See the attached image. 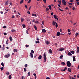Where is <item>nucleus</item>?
I'll return each instance as SVG.
<instances>
[{"label":"nucleus","instance_id":"nucleus-1","mask_svg":"<svg viewBox=\"0 0 79 79\" xmlns=\"http://www.w3.org/2000/svg\"><path fill=\"white\" fill-rule=\"evenodd\" d=\"M46 53L44 52V63L46 62V60H47V57H46V54H45Z\"/></svg>","mask_w":79,"mask_h":79},{"label":"nucleus","instance_id":"nucleus-2","mask_svg":"<svg viewBox=\"0 0 79 79\" xmlns=\"http://www.w3.org/2000/svg\"><path fill=\"white\" fill-rule=\"evenodd\" d=\"M67 65L68 67H71V63L69 61H68L67 62Z\"/></svg>","mask_w":79,"mask_h":79},{"label":"nucleus","instance_id":"nucleus-3","mask_svg":"<svg viewBox=\"0 0 79 79\" xmlns=\"http://www.w3.org/2000/svg\"><path fill=\"white\" fill-rule=\"evenodd\" d=\"M10 54H7L5 55V57L6 58H9V57H10Z\"/></svg>","mask_w":79,"mask_h":79},{"label":"nucleus","instance_id":"nucleus-4","mask_svg":"<svg viewBox=\"0 0 79 79\" xmlns=\"http://www.w3.org/2000/svg\"><path fill=\"white\" fill-rule=\"evenodd\" d=\"M66 1H65V0H62V3H63V5H66Z\"/></svg>","mask_w":79,"mask_h":79},{"label":"nucleus","instance_id":"nucleus-5","mask_svg":"<svg viewBox=\"0 0 79 79\" xmlns=\"http://www.w3.org/2000/svg\"><path fill=\"white\" fill-rule=\"evenodd\" d=\"M67 70V67H65V68L64 69V70H63V69H61V71L63 72V71H66V70Z\"/></svg>","mask_w":79,"mask_h":79},{"label":"nucleus","instance_id":"nucleus-6","mask_svg":"<svg viewBox=\"0 0 79 79\" xmlns=\"http://www.w3.org/2000/svg\"><path fill=\"white\" fill-rule=\"evenodd\" d=\"M64 50V49L63 48H60V49H59V51H63Z\"/></svg>","mask_w":79,"mask_h":79},{"label":"nucleus","instance_id":"nucleus-7","mask_svg":"<svg viewBox=\"0 0 79 79\" xmlns=\"http://www.w3.org/2000/svg\"><path fill=\"white\" fill-rule=\"evenodd\" d=\"M77 53H79V47H77Z\"/></svg>","mask_w":79,"mask_h":79},{"label":"nucleus","instance_id":"nucleus-8","mask_svg":"<svg viewBox=\"0 0 79 79\" xmlns=\"http://www.w3.org/2000/svg\"><path fill=\"white\" fill-rule=\"evenodd\" d=\"M34 27L35 28V31H37V27L35 26V25H34Z\"/></svg>","mask_w":79,"mask_h":79},{"label":"nucleus","instance_id":"nucleus-9","mask_svg":"<svg viewBox=\"0 0 79 79\" xmlns=\"http://www.w3.org/2000/svg\"><path fill=\"white\" fill-rule=\"evenodd\" d=\"M38 58L39 60H41V59H42V55H40L38 57Z\"/></svg>","mask_w":79,"mask_h":79},{"label":"nucleus","instance_id":"nucleus-10","mask_svg":"<svg viewBox=\"0 0 79 79\" xmlns=\"http://www.w3.org/2000/svg\"><path fill=\"white\" fill-rule=\"evenodd\" d=\"M73 61H76V58H75V56H73Z\"/></svg>","mask_w":79,"mask_h":79},{"label":"nucleus","instance_id":"nucleus-11","mask_svg":"<svg viewBox=\"0 0 79 79\" xmlns=\"http://www.w3.org/2000/svg\"><path fill=\"white\" fill-rule=\"evenodd\" d=\"M2 50H5V45L3 44V47H2Z\"/></svg>","mask_w":79,"mask_h":79},{"label":"nucleus","instance_id":"nucleus-12","mask_svg":"<svg viewBox=\"0 0 79 79\" xmlns=\"http://www.w3.org/2000/svg\"><path fill=\"white\" fill-rule=\"evenodd\" d=\"M49 52L51 54H52V53H53V52H52V50H51V49L49 50Z\"/></svg>","mask_w":79,"mask_h":79},{"label":"nucleus","instance_id":"nucleus-13","mask_svg":"<svg viewBox=\"0 0 79 79\" xmlns=\"http://www.w3.org/2000/svg\"><path fill=\"white\" fill-rule=\"evenodd\" d=\"M30 56L31 58H33V54L30 52Z\"/></svg>","mask_w":79,"mask_h":79},{"label":"nucleus","instance_id":"nucleus-14","mask_svg":"<svg viewBox=\"0 0 79 79\" xmlns=\"http://www.w3.org/2000/svg\"><path fill=\"white\" fill-rule=\"evenodd\" d=\"M61 34L60 33V32H58L57 33V35L58 36H60V35Z\"/></svg>","mask_w":79,"mask_h":79},{"label":"nucleus","instance_id":"nucleus-15","mask_svg":"<svg viewBox=\"0 0 79 79\" xmlns=\"http://www.w3.org/2000/svg\"><path fill=\"white\" fill-rule=\"evenodd\" d=\"M42 32H44V33H45V32H46V30L44 29H43L42 30Z\"/></svg>","mask_w":79,"mask_h":79},{"label":"nucleus","instance_id":"nucleus-16","mask_svg":"<svg viewBox=\"0 0 79 79\" xmlns=\"http://www.w3.org/2000/svg\"><path fill=\"white\" fill-rule=\"evenodd\" d=\"M6 5H8V1H6L5 2Z\"/></svg>","mask_w":79,"mask_h":79},{"label":"nucleus","instance_id":"nucleus-17","mask_svg":"<svg viewBox=\"0 0 79 79\" xmlns=\"http://www.w3.org/2000/svg\"><path fill=\"white\" fill-rule=\"evenodd\" d=\"M13 52H18V49H14L13 50Z\"/></svg>","mask_w":79,"mask_h":79},{"label":"nucleus","instance_id":"nucleus-18","mask_svg":"<svg viewBox=\"0 0 79 79\" xmlns=\"http://www.w3.org/2000/svg\"><path fill=\"white\" fill-rule=\"evenodd\" d=\"M33 75L35 77V79H36L37 78V75H36V74L35 73H34L33 74Z\"/></svg>","mask_w":79,"mask_h":79},{"label":"nucleus","instance_id":"nucleus-19","mask_svg":"<svg viewBox=\"0 0 79 79\" xmlns=\"http://www.w3.org/2000/svg\"><path fill=\"white\" fill-rule=\"evenodd\" d=\"M9 39H10V41H12V40H13V38H12V37H11V36L10 37Z\"/></svg>","mask_w":79,"mask_h":79},{"label":"nucleus","instance_id":"nucleus-20","mask_svg":"<svg viewBox=\"0 0 79 79\" xmlns=\"http://www.w3.org/2000/svg\"><path fill=\"white\" fill-rule=\"evenodd\" d=\"M70 53H71L72 54H74L75 52L74 51H72L70 52Z\"/></svg>","mask_w":79,"mask_h":79},{"label":"nucleus","instance_id":"nucleus-21","mask_svg":"<svg viewBox=\"0 0 79 79\" xmlns=\"http://www.w3.org/2000/svg\"><path fill=\"white\" fill-rule=\"evenodd\" d=\"M68 55L69 56H72V54L69 52L68 53Z\"/></svg>","mask_w":79,"mask_h":79},{"label":"nucleus","instance_id":"nucleus-22","mask_svg":"<svg viewBox=\"0 0 79 79\" xmlns=\"http://www.w3.org/2000/svg\"><path fill=\"white\" fill-rule=\"evenodd\" d=\"M46 45H49V42H48V41H46Z\"/></svg>","mask_w":79,"mask_h":79},{"label":"nucleus","instance_id":"nucleus-23","mask_svg":"<svg viewBox=\"0 0 79 79\" xmlns=\"http://www.w3.org/2000/svg\"><path fill=\"white\" fill-rule=\"evenodd\" d=\"M50 10H52V6H51V5H50L48 6Z\"/></svg>","mask_w":79,"mask_h":79},{"label":"nucleus","instance_id":"nucleus-24","mask_svg":"<svg viewBox=\"0 0 79 79\" xmlns=\"http://www.w3.org/2000/svg\"><path fill=\"white\" fill-rule=\"evenodd\" d=\"M58 3L59 5H61V1H58Z\"/></svg>","mask_w":79,"mask_h":79},{"label":"nucleus","instance_id":"nucleus-25","mask_svg":"<svg viewBox=\"0 0 79 79\" xmlns=\"http://www.w3.org/2000/svg\"><path fill=\"white\" fill-rule=\"evenodd\" d=\"M20 19H21V22H23V21H24V19L21 18Z\"/></svg>","mask_w":79,"mask_h":79},{"label":"nucleus","instance_id":"nucleus-26","mask_svg":"<svg viewBox=\"0 0 79 79\" xmlns=\"http://www.w3.org/2000/svg\"><path fill=\"white\" fill-rule=\"evenodd\" d=\"M79 35V33H76L75 34V37H77V35Z\"/></svg>","mask_w":79,"mask_h":79},{"label":"nucleus","instance_id":"nucleus-27","mask_svg":"<svg viewBox=\"0 0 79 79\" xmlns=\"http://www.w3.org/2000/svg\"><path fill=\"white\" fill-rule=\"evenodd\" d=\"M32 16H35V17H37V15L36 14H32Z\"/></svg>","mask_w":79,"mask_h":79},{"label":"nucleus","instance_id":"nucleus-28","mask_svg":"<svg viewBox=\"0 0 79 79\" xmlns=\"http://www.w3.org/2000/svg\"><path fill=\"white\" fill-rule=\"evenodd\" d=\"M55 23H56V28H57V27H58V23H57L56 22H55Z\"/></svg>","mask_w":79,"mask_h":79},{"label":"nucleus","instance_id":"nucleus-29","mask_svg":"<svg viewBox=\"0 0 79 79\" xmlns=\"http://www.w3.org/2000/svg\"><path fill=\"white\" fill-rule=\"evenodd\" d=\"M68 71H69V72H71V68H68Z\"/></svg>","mask_w":79,"mask_h":79},{"label":"nucleus","instance_id":"nucleus-30","mask_svg":"<svg viewBox=\"0 0 79 79\" xmlns=\"http://www.w3.org/2000/svg\"><path fill=\"white\" fill-rule=\"evenodd\" d=\"M53 16L55 19H57V17L56 16V15H54Z\"/></svg>","mask_w":79,"mask_h":79},{"label":"nucleus","instance_id":"nucleus-31","mask_svg":"<svg viewBox=\"0 0 79 79\" xmlns=\"http://www.w3.org/2000/svg\"><path fill=\"white\" fill-rule=\"evenodd\" d=\"M52 25L53 26H55V22L53 21L52 22Z\"/></svg>","mask_w":79,"mask_h":79},{"label":"nucleus","instance_id":"nucleus-32","mask_svg":"<svg viewBox=\"0 0 79 79\" xmlns=\"http://www.w3.org/2000/svg\"><path fill=\"white\" fill-rule=\"evenodd\" d=\"M62 64H63V65H65L66 64H65V63L64 62H61Z\"/></svg>","mask_w":79,"mask_h":79},{"label":"nucleus","instance_id":"nucleus-33","mask_svg":"<svg viewBox=\"0 0 79 79\" xmlns=\"http://www.w3.org/2000/svg\"><path fill=\"white\" fill-rule=\"evenodd\" d=\"M46 11H49L50 10V9H49V8H46Z\"/></svg>","mask_w":79,"mask_h":79},{"label":"nucleus","instance_id":"nucleus-34","mask_svg":"<svg viewBox=\"0 0 79 79\" xmlns=\"http://www.w3.org/2000/svg\"><path fill=\"white\" fill-rule=\"evenodd\" d=\"M6 74L7 75H9L10 74V73H9V72H8L6 73Z\"/></svg>","mask_w":79,"mask_h":79},{"label":"nucleus","instance_id":"nucleus-35","mask_svg":"<svg viewBox=\"0 0 79 79\" xmlns=\"http://www.w3.org/2000/svg\"><path fill=\"white\" fill-rule=\"evenodd\" d=\"M1 64L2 65L3 67H4V64H3V63H1Z\"/></svg>","mask_w":79,"mask_h":79},{"label":"nucleus","instance_id":"nucleus-36","mask_svg":"<svg viewBox=\"0 0 79 79\" xmlns=\"http://www.w3.org/2000/svg\"><path fill=\"white\" fill-rule=\"evenodd\" d=\"M22 26L23 28H25V27H26V26L25 25V24H23Z\"/></svg>","mask_w":79,"mask_h":79},{"label":"nucleus","instance_id":"nucleus-37","mask_svg":"<svg viewBox=\"0 0 79 79\" xmlns=\"http://www.w3.org/2000/svg\"><path fill=\"white\" fill-rule=\"evenodd\" d=\"M4 68L3 67H2L1 68H0V69L1 70V71H3V70Z\"/></svg>","mask_w":79,"mask_h":79},{"label":"nucleus","instance_id":"nucleus-38","mask_svg":"<svg viewBox=\"0 0 79 79\" xmlns=\"http://www.w3.org/2000/svg\"><path fill=\"white\" fill-rule=\"evenodd\" d=\"M35 43H36V44H39V43H40V42H39V41H35Z\"/></svg>","mask_w":79,"mask_h":79},{"label":"nucleus","instance_id":"nucleus-39","mask_svg":"<svg viewBox=\"0 0 79 79\" xmlns=\"http://www.w3.org/2000/svg\"><path fill=\"white\" fill-rule=\"evenodd\" d=\"M62 58H63V55H61L60 57V59H62Z\"/></svg>","mask_w":79,"mask_h":79},{"label":"nucleus","instance_id":"nucleus-40","mask_svg":"<svg viewBox=\"0 0 79 79\" xmlns=\"http://www.w3.org/2000/svg\"><path fill=\"white\" fill-rule=\"evenodd\" d=\"M23 3V0H22L21 1H20V4H21Z\"/></svg>","mask_w":79,"mask_h":79},{"label":"nucleus","instance_id":"nucleus-41","mask_svg":"<svg viewBox=\"0 0 79 79\" xmlns=\"http://www.w3.org/2000/svg\"><path fill=\"white\" fill-rule=\"evenodd\" d=\"M9 79H11V75H9Z\"/></svg>","mask_w":79,"mask_h":79},{"label":"nucleus","instance_id":"nucleus-42","mask_svg":"<svg viewBox=\"0 0 79 79\" xmlns=\"http://www.w3.org/2000/svg\"><path fill=\"white\" fill-rule=\"evenodd\" d=\"M72 10H73V11H74V10H75V7H73L72 8Z\"/></svg>","mask_w":79,"mask_h":79},{"label":"nucleus","instance_id":"nucleus-43","mask_svg":"<svg viewBox=\"0 0 79 79\" xmlns=\"http://www.w3.org/2000/svg\"><path fill=\"white\" fill-rule=\"evenodd\" d=\"M74 2V0H70V2L71 3H73Z\"/></svg>","mask_w":79,"mask_h":79},{"label":"nucleus","instance_id":"nucleus-44","mask_svg":"<svg viewBox=\"0 0 79 79\" xmlns=\"http://www.w3.org/2000/svg\"><path fill=\"white\" fill-rule=\"evenodd\" d=\"M44 21H42V24H43V25H44Z\"/></svg>","mask_w":79,"mask_h":79},{"label":"nucleus","instance_id":"nucleus-45","mask_svg":"<svg viewBox=\"0 0 79 79\" xmlns=\"http://www.w3.org/2000/svg\"><path fill=\"white\" fill-rule=\"evenodd\" d=\"M31 52L32 53H34V51L31 50Z\"/></svg>","mask_w":79,"mask_h":79},{"label":"nucleus","instance_id":"nucleus-46","mask_svg":"<svg viewBox=\"0 0 79 79\" xmlns=\"http://www.w3.org/2000/svg\"><path fill=\"white\" fill-rule=\"evenodd\" d=\"M3 28H4V29H5L6 28V26H4L3 27Z\"/></svg>","mask_w":79,"mask_h":79},{"label":"nucleus","instance_id":"nucleus-47","mask_svg":"<svg viewBox=\"0 0 79 79\" xmlns=\"http://www.w3.org/2000/svg\"><path fill=\"white\" fill-rule=\"evenodd\" d=\"M15 31H16L14 29H13L12 30H11V31L12 32H15Z\"/></svg>","mask_w":79,"mask_h":79},{"label":"nucleus","instance_id":"nucleus-48","mask_svg":"<svg viewBox=\"0 0 79 79\" xmlns=\"http://www.w3.org/2000/svg\"><path fill=\"white\" fill-rule=\"evenodd\" d=\"M28 76H31V74H30V72H28Z\"/></svg>","mask_w":79,"mask_h":79},{"label":"nucleus","instance_id":"nucleus-49","mask_svg":"<svg viewBox=\"0 0 79 79\" xmlns=\"http://www.w3.org/2000/svg\"><path fill=\"white\" fill-rule=\"evenodd\" d=\"M69 5H73V3H69Z\"/></svg>","mask_w":79,"mask_h":79},{"label":"nucleus","instance_id":"nucleus-50","mask_svg":"<svg viewBox=\"0 0 79 79\" xmlns=\"http://www.w3.org/2000/svg\"><path fill=\"white\" fill-rule=\"evenodd\" d=\"M24 72H26V69L24 68Z\"/></svg>","mask_w":79,"mask_h":79},{"label":"nucleus","instance_id":"nucleus-51","mask_svg":"<svg viewBox=\"0 0 79 79\" xmlns=\"http://www.w3.org/2000/svg\"><path fill=\"white\" fill-rule=\"evenodd\" d=\"M24 66H25V67L26 68V67H27V64H25L24 65Z\"/></svg>","mask_w":79,"mask_h":79},{"label":"nucleus","instance_id":"nucleus-52","mask_svg":"<svg viewBox=\"0 0 79 79\" xmlns=\"http://www.w3.org/2000/svg\"><path fill=\"white\" fill-rule=\"evenodd\" d=\"M35 24H38V23H39V22H38V21H36L35 22Z\"/></svg>","mask_w":79,"mask_h":79},{"label":"nucleus","instance_id":"nucleus-53","mask_svg":"<svg viewBox=\"0 0 79 79\" xmlns=\"http://www.w3.org/2000/svg\"><path fill=\"white\" fill-rule=\"evenodd\" d=\"M31 2V0H29V1L28 2V3H30Z\"/></svg>","mask_w":79,"mask_h":79},{"label":"nucleus","instance_id":"nucleus-54","mask_svg":"<svg viewBox=\"0 0 79 79\" xmlns=\"http://www.w3.org/2000/svg\"><path fill=\"white\" fill-rule=\"evenodd\" d=\"M4 35H7V34L5 32L4 33Z\"/></svg>","mask_w":79,"mask_h":79},{"label":"nucleus","instance_id":"nucleus-55","mask_svg":"<svg viewBox=\"0 0 79 79\" xmlns=\"http://www.w3.org/2000/svg\"><path fill=\"white\" fill-rule=\"evenodd\" d=\"M46 0H43V2L45 3H46Z\"/></svg>","mask_w":79,"mask_h":79},{"label":"nucleus","instance_id":"nucleus-56","mask_svg":"<svg viewBox=\"0 0 79 79\" xmlns=\"http://www.w3.org/2000/svg\"><path fill=\"white\" fill-rule=\"evenodd\" d=\"M59 10L60 11H63V10L61 9L60 8H59Z\"/></svg>","mask_w":79,"mask_h":79},{"label":"nucleus","instance_id":"nucleus-57","mask_svg":"<svg viewBox=\"0 0 79 79\" xmlns=\"http://www.w3.org/2000/svg\"><path fill=\"white\" fill-rule=\"evenodd\" d=\"M28 31H28L27 30L26 31V33H27V34H29V33H28Z\"/></svg>","mask_w":79,"mask_h":79},{"label":"nucleus","instance_id":"nucleus-58","mask_svg":"<svg viewBox=\"0 0 79 79\" xmlns=\"http://www.w3.org/2000/svg\"><path fill=\"white\" fill-rule=\"evenodd\" d=\"M6 44H8V40H7V41H6Z\"/></svg>","mask_w":79,"mask_h":79},{"label":"nucleus","instance_id":"nucleus-59","mask_svg":"<svg viewBox=\"0 0 79 79\" xmlns=\"http://www.w3.org/2000/svg\"><path fill=\"white\" fill-rule=\"evenodd\" d=\"M29 46V45H28L26 44V47H28Z\"/></svg>","mask_w":79,"mask_h":79},{"label":"nucleus","instance_id":"nucleus-60","mask_svg":"<svg viewBox=\"0 0 79 79\" xmlns=\"http://www.w3.org/2000/svg\"><path fill=\"white\" fill-rule=\"evenodd\" d=\"M25 8H27V5H25Z\"/></svg>","mask_w":79,"mask_h":79},{"label":"nucleus","instance_id":"nucleus-61","mask_svg":"<svg viewBox=\"0 0 79 79\" xmlns=\"http://www.w3.org/2000/svg\"><path fill=\"white\" fill-rule=\"evenodd\" d=\"M27 13H28V14H30V12H29V11H28L27 12Z\"/></svg>","mask_w":79,"mask_h":79},{"label":"nucleus","instance_id":"nucleus-62","mask_svg":"<svg viewBox=\"0 0 79 79\" xmlns=\"http://www.w3.org/2000/svg\"><path fill=\"white\" fill-rule=\"evenodd\" d=\"M46 79H50V78H49V77H47Z\"/></svg>","mask_w":79,"mask_h":79},{"label":"nucleus","instance_id":"nucleus-63","mask_svg":"<svg viewBox=\"0 0 79 79\" xmlns=\"http://www.w3.org/2000/svg\"><path fill=\"white\" fill-rule=\"evenodd\" d=\"M15 18V16L12 15V18Z\"/></svg>","mask_w":79,"mask_h":79},{"label":"nucleus","instance_id":"nucleus-64","mask_svg":"<svg viewBox=\"0 0 79 79\" xmlns=\"http://www.w3.org/2000/svg\"><path fill=\"white\" fill-rule=\"evenodd\" d=\"M77 5H79V2H77Z\"/></svg>","mask_w":79,"mask_h":79}]
</instances>
